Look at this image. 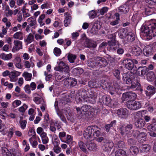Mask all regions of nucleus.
Wrapping results in <instances>:
<instances>
[{
    "label": "nucleus",
    "mask_w": 156,
    "mask_h": 156,
    "mask_svg": "<svg viewBox=\"0 0 156 156\" xmlns=\"http://www.w3.org/2000/svg\"><path fill=\"white\" fill-rule=\"evenodd\" d=\"M98 93L93 90L89 91L88 94L86 90L81 89L79 90L75 99L77 101L94 104L96 102Z\"/></svg>",
    "instance_id": "nucleus-1"
},
{
    "label": "nucleus",
    "mask_w": 156,
    "mask_h": 156,
    "mask_svg": "<svg viewBox=\"0 0 156 156\" xmlns=\"http://www.w3.org/2000/svg\"><path fill=\"white\" fill-rule=\"evenodd\" d=\"M141 31L144 35L150 39L155 36L154 33H156V20H151L147 23V25H143L141 28Z\"/></svg>",
    "instance_id": "nucleus-2"
},
{
    "label": "nucleus",
    "mask_w": 156,
    "mask_h": 156,
    "mask_svg": "<svg viewBox=\"0 0 156 156\" xmlns=\"http://www.w3.org/2000/svg\"><path fill=\"white\" fill-rule=\"evenodd\" d=\"M55 69L56 71L61 72V73H56L55 78L56 80H62L63 78L67 77L69 76V69L68 65L62 61H60Z\"/></svg>",
    "instance_id": "nucleus-3"
},
{
    "label": "nucleus",
    "mask_w": 156,
    "mask_h": 156,
    "mask_svg": "<svg viewBox=\"0 0 156 156\" xmlns=\"http://www.w3.org/2000/svg\"><path fill=\"white\" fill-rule=\"evenodd\" d=\"M76 109L77 112V116L79 119L82 118L85 114L88 115L89 118L93 116L94 108L89 105H83L81 108H77Z\"/></svg>",
    "instance_id": "nucleus-4"
},
{
    "label": "nucleus",
    "mask_w": 156,
    "mask_h": 156,
    "mask_svg": "<svg viewBox=\"0 0 156 156\" xmlns=\"http://www.w3.org/2000/svg\"><path fill=\"white\" fill-rule=\"evenodd\" d=\"M133 127V124L129 123L127 124L125 126H122L119 129L120 133L123 136L127 137H130L132 134L131 130Z\"/></svg>",
    "instance_id": "nucleus-5"
},
{
    "label": "nucleus",
    "mask_w": 156,
    "mask_h": 156,
    "mask_svg": "<svg viewBox=\"0 0 156 156\" xmlns=\"http://www.w3.org/2000/svg\"><path fill=\"white\" fill-rule=\"evenodd\" d=\"M126 105L129 109L132 110H138L141 107V104L139 101L134 100L127 101Z\"/></svg>",
    "instance_id": "nucleus-6"
},
{
    "label": "nucleus",
    "mask_w": 156,
    "mask_h": 156,
    "mask_svg": "<svg viewBox=\"0 0 156 156\" xmlns=\"http://www.w3.org/2000/svg\"><path fill=\"white\" fill-rule=\"evenodd\" d=\"M70 101L69 98H67L66 95L62 94L61 96V98L58 101H55V107L56 109L58 108V105L62 106L66 104L68 102Z\"/></svg>",
    "instance_id": "nucleus-7"
},
{
    "label": "nucleus",
    "mask_w": 156,
    "mask_h": 156,
    "mask_svg": "<svg viewBox=\"0 0 156 156\" xmlns=\"http://www.w3.org/2000/svg\"><path fill=\"white\" fill-rule=\"evenodd\" d=\"M93 126H88L84 131L83 136L87 140H90L94 138V128L93 129Z\"/></svg>",
    "instance_id": "nucleus-8"
},
{
    "label": "nucleus",
    "mask_w": 156,
    "mask_h": 156,
    "mask_svg": "<svg viewBox=\"0 0 156 156\" xmlns=\"http://www.w3.org/2000/svg\"><path fill=\"white\" fill-rule=\"evenodd\" d=\"M132 6V3L127 2L119 8L118 12L121 14L126 13L129 11L130 8Z\"/></svg>",
    "instance_id": "nucleus-9"
},
{
    "label": "nucleus",
    "mask_w": 156,
    "mask_h": 156,
    "mask_svg": "<svg viewBox=\"0 0 156 156\" xmlns=\"http://www.w3.org/2000/svg\"><path fill=\"white\" fill-rule=\"evenodd\" d=\"M134 78V75L130 72L125 73L122 76V79L124 83L127 84L132 83Z\"/></svg>",
    "instance_id": "nucleus-10"
},
{
    "label": "nucleus",
    "mask_w": 156,
    "mask_h": 156,
    "mask_svg": "<svg viewBox=\"0 0 156 156\" xmlns=\"http://www.w3.org/2000/svg\"><path fill=\"white\" fill-rule=\"evenodd\" d=\"M117 114L119 117L122 119H125L128 116L129 112L126 108H121L117 110Z\"/></svg>",
    "instance_id": "nucleus-11"
},
{
    "label": "nucleus",
    "mask_w": 156,
    "mask_h": 156,
    "mask_svg": "<svg viewBox=\"0 0 156 156\" xmlns=\"http://www.w3.org/2000/svg\"><path fill=\"white\" fill-rule=\"evenodd\" d=\"M67 78L66 77L64 80V85L66 87L70 88L76 85L77 81L76 79L71 77Z\"/></svg>",
    "instance_id": "nucleus-12"
},
{
    "label": "nucleus",
    "mask_w": 156,
    "mask_h": 156,
    "mask_svg": "<svg viewBox=\"0 0 156 156\" xmlns=\"http://www.w3.org/2000/svg\"><path fill=\"white\" fill-rule=\"evenodd\" d=\"M114 146V144L111 140H107L104 143L102 144V147L105 151H110Z\"/></svg>",
    "instance_id": "nucleus-13"
},
{
    "label": "nucleus",
    "mask_w": 156,
    "mask_h": 156,
    "mask_svg": "<svg viewBox=\"0 0 156 156\" xmlns=\"http://www.w3.org/2000/svg\"><path fill=\"white\" fill-rule=\"evenodd\" d=\"M95 60L97 61V68L98 67L102 68L105 67L108 64L106 60L102 57H95Z\"/></svg>",
    "instance_id": "nucleus-14"
},
{
    "label": "nucleus",
    "mask_w": 156,
    "mask_h": 156,
    "mask_svg": "<svg viewBox=\"0 0 156 156\" xmlns=\"http://www.w3.org/2000/svg\"><path fill=\"white\" fill-rule=\"evenodd\" d=\"M136 96V95L134 93L132 92H127L122 94V99L123 101H124L129 99H135Z\"/></svg>",
    "instance_id": "nucleus-15"
},
{
    "label": "nucleus",
    "mask_w": 156,
    "mask_h": 156,
    "mask_svg": "<svg viewBox=\"0 0 156 156\" xmlns=\"http://www.w3.org/2000/svg\"><path fill=\"white\" fill-rule=\"evenodd\" d=\"M83 45L86 48H94L96 47L97 44L95 42L89 39L85 41L83 43Z\"/></svg>",
    "instance_id": "nucleus-16"
},
{
    "label": "nucleus",
    "mask_w": 156,
    "mask_h": 156,
    "mask_svg": "<svg viewBox=\"0 0 156 156\" xmlns=\"http://www.w3.org/2000/svg\"><path fill=\"white\" fill-rule=\"evenodd\" d=\"M86 146L88 150L90 151H95L98 149L96 144L91 140L87 141L86 143Z\"/></svg>",
    "instance_id": "nucleus-17"
},
{
    "label": "nucleus",
    "mask_w": 156,
    "mask_h": 156,
    "mask_svg": "<svg viewBox=\"0 0 156 156\" xmlns=\"http://www.w3.org/2000/svg\"><path fill=\"white\" fill-rule=\"evenodd\" d=\"M153 51L152 45H147L144 48L143 53L144 55L148 57L150 56L153 54Z\"/></svg>",
    "instance_id": "nucleus-18"
},
{
    "label": "nucleus",
    "mask_w": 156,
    "mask_h": 156,
    "mask_svg": "<svg viewBox=\"0 0 156 156\" xmlns=\"http://www.w3.org/2000/svg\"><path fill=\"white\" fill-rule=\"evenodd\" d=\"M14 46L12 48V51L14 52L22 48V42L20 41L15 40L14 41Z\"/></svg>",
    "instance_id": "nucleus-19"
},
{
    "label": "nucleus",
    "mask_w": 156,
    "mask_h": 156,
    "mask_svg": "<svg viewBox=\"0 0 156 156\" xmlns=\"http://www.w3.org/2000/svg\"><path fill=\"white\" fill-rule=\"evenodd\" d=\"M33 96L34 97V101L37 104H43L44 103V101L42 97L37 93H34Z\"/></svg>",
    "instance_id": "nucleus-20"
},
{
    "label": "nucleus",
    "mask_w": 156,
    "mask_h": 156,
    "mask_svg": "<svg viewBox=\"0 0 156 156\" xmlns=\"http://www.w3.org/2000/svg\"><path fill=\"white\" fill-rule=\"evenodd\" d=\"M27 21L29 26L32 27L33 28H35L37 23L35 18L31 17L27 19Z\"/></svg>",
    "instance_id": "nucleus-21"
},
{
    "label": "nucleus",
    "mask_w": 156,
    "mask_h": 156,
    "mask_svg": "<svg viewBox=\"0 0 156 156\" xmlns=\"http://www.w3.org/2000/svg\"><path fill=\"white\" fill-rule=\"evenodd\" d=\"M128 32L126 28H122L118 32L119 36L121 39L126 38Z\"/></svg>",
    "instance_id": "nucleus-22"
},
{
    "label": "nucleus",
    "mask_w": 156,
    "mask_h": 156,
    "mask_svg": "<svg viewBox=\"0 0 156 156\" xmlns=\"http://www.w3.org/2000/svg\"><path fill=\"white\" fill-rule=\"evenodd\" d=\"M124 62H125L126 67L129 70H132L134 66L133 62L131 61V59H128V58H126L124 60Z\"/></svg>",
    "instance_id": "nucleus-23"
},
{
    "label": "nucleus",
    "mask_w": 156,
    "mask_h": 156,
    "mask_svg": "<svg viewBox=\"0 0 156 156\" xmlns=\"http://www.w3.org/2000/svg\"><path fill=\"white\" fill-rule=\"evenodd\" d=\"M145 121L141 119H137L135 123V125L137 128H141L143 127L145 125Z\"/></svg>",
    "instance_id": "nucleus-24"
},
{
    "label": "nucleus",
    "mask_w": 156,
    "mask_h": 156,
    "mask_svg": "<svg viewBox=\"0 0 156 156\" xmlns=\"http://www.w3.org/2000/svg\"><path fill=\"white\" fill-rule=\"evenodd\" d=\"M100 28V26L99 24L95 23L91 29V33L93 34H96Z\"/></svg>",
    "instance_id": "nucleus-25"
},
{
    "label": "nucleus",
    "mask_w": 156,
    "mask_h": 156,
    "mask_svg": "<svg viewBox=\"0 0 156 156\" xmlns=\"http://www.w3.org/2000/svg\"><path fill=\"white\" fill-rule=\"evenodd\" d=\"M148 71V69L145 67H140L137 69V73L139 75H144Z\"/></svg>",
    "instance_id": "nucleus-26"
},
{
    "label": "nucleus",
    "mask_w": 156,
    "mask_h": 156,
    "mask_svg": "<svg viewBox=\"0 0 156 156\" xmlns=\"http://www.w3.org/2000/svg\"><path fill=\"white\" fill-rule=\"evenodd\" d=\"M21 59L20 57H16L14 60V62L15 66L18 69H22V66L21 64Z\"/></svg>",
    "instance_id": "nucleus-27"
},
{
    "label": "nucleus",
    "mask_w": 156,
    "mask_h": 156,
    "mask_svg": "<svg viewBox=\"0 0 156 156\" xmlns=\"http://www.w3.org/2000/svg\"><path fill=\"white\" fill-rule=\"evenodd\" d=\"M34 37L33 34L30 33L27 36L26 39L24 40V41L27 44L30 43L34 40Z\"/></svg>",
    "instance_id": "nucleus-28"
},
{
    "label": "nucleus",
    "mask_w": 156,
    "mask_h": 156,
    "mask_svg": "<svg viewBox=\"0 0 156 156\" xmlns=\"http://www.w3.org/2000/svg\"><path fill=\"white\" fill-rule=\"evenodd\" d=\"M132 53L135 55L138 56L141 53L142 50L140 48L137 46L134 47L132 49Z\"/></svg>",
    "instance_id": "nucleus-29"
},
{
    "label": "nucleus",
    "mask_w": 156,
    "mask_h": 156,
    "mask_svg": "<svg viewBox=\"0 0 156 156\" xmlns=\"http://www.w3.org/2000/svg\"><path fill=\"white\" fill-rule=\"evenodd\" d=\"M97 61L95 60V57L93 60H91L87 62V66L91 68H97Z\"/></svg>",
    "instance_id": "nucleus-30"
},
{
    "label": "nucleus",
    "mask_w": 156,
    "mask_h": 156,
    "mask_svg": "<svg viewBox=\"0 0 156 156\" xmlns=\"http://www.w3.org/2000/svg\"><path fill=\"white\" fill-rule=\"evenodd\" d=\"M52 143L54 145V147H58L59 144V141L56 136L54 135L52 138Z\"/></svg>",
    "instance_id": "nucleus-31"
},
{
    "label": "nucleus",
    "mask_w": 156,
    "mask_h": 156,
    "mask_svg": "<svg viewBox=\"0 0 156 156\" xmlns=\"http://www.w3.org/2000/svg\"><path fill=\"white\" fill-rule=\"evenodd\" d=\"M126 39H127L128 41L132 42L135 39V36L132 32H128Z\"/></svg>",
    "instance_id": "nucleus-32"
},
{
    "label": "nucleus",
    "mask_w": 156,
    "mask_h": 156,
    "mask_svg": "<svg viewBox=\"0 0 156 156\" xmlns=\"http://www.w3.org/2000/svg\"><path fill=\"white\" fill-rule=\"evenodd\" d=\"M155 75L152 71L149 72L147 74V79L149 81H152L155 79Z\"/></svg>",
    "instance_id": "nucleus-33"
},
{
    "label": "nucleus",
    "mask_w": 156,
    "mask_h": 156,
    "mask_svg": "<svg viewBox=\"0 0 156 156\" xmlns=\"http://www.w3.org/2000/svg\"><path fill=\"white\" fill-rule=\"evenodd\" d=\"M12 57V55L11 53L5 54L3 53L0 55V58L4 60H7L10 59Z\"/></svg>",
    "instance_id": "nucleus-34"
},
{
    "label": "nucleus",
    "mask_w": 156,
    "mask_h": 156,
    "mask_svg": "<svg viewBox=\"0 0 156 156\" xmlns=\"http://www.w3.org/2000/svg\"><path fill=\"white\" fill-rule=\"evenodd\" d=\"M94 128V132H93L94 133V138L96 137L99 136L101 134V132L99 130L100 129L97 126H94L93 129Z\"/></svg>",
    "instance_id": "nucleus-35"
},
{
    "label": "nucleus",
    "mask_w": 156,
    "mask_h": 156,
    "mask_svg": "<svg viewBox=\"0 0 156 156\" xmlns=\"http://www.w3.org/2000/svg\"><path fill=\"white\" fill-rule=\"evenodd\" d=\"M150 146L148 144L142 145L140 147V149L142 152L146 153L148 152L150 149Z\"/></svg>",
    "instance_id": "nucleus-36"
},
{
    "label": "nucleus",
    "mask_w": 156,
    "mask_h": 156,
    "mask_svg": "<svg viewBox=\"0 0 156 156\" xmlns=\"http://www.w3.org/2000/svg\"><path fill=\"white\" fill-rule=\"evenodd\" d=\"M72 18L71 16L68 15L66 17L64 21V25L65 27H67L70 24Z\"/></svg>",
    "instance_id": "nucleus-37"
},
{
    "label": "nucleus",
    "mask_w": 156,
    "mask_h": 156,
    "mask_svg": "<svg viewBox=\"0 0 156 156\" xmlns=\"http://www.w3.org/2000/svg\"><path fill=\"white\" fill-rule=\"evenodd\" d=\"M147 129L151 131L156 130V120H154L152 123L149 125L147 127Z\"/></svg>",
    "instance_id": "nucleus-38"
},
{
    "label": "nucleus",
    "mask_w": 156,
    "mask_h": 156,
    "mask_svg": "<svg viewBox=\"0 0 156 156\" xmlns=\"http://www.w3.org/2000/svg\"><path fill=\"white\" fill-rule=\"evenodd\" d=\"M23 76L24 77L25 80L27 81H30L31 79L32 75L27 72H24L22 74Z\"/></svg>",
    "instance_id": "nucleus-39"
},
{
    "label": "nucleus",
    "mask_w": 156,
    "mask_h": 156,
    "mask_svg": "<svg viewBox=\"0 0 156 156\" xmlns=\"http://www.w3.org/2000/svg\"><path fill=\"white\" fill-rule=\"evenodd\" d=\"M13 37L15 39L22 40L23 38V34L21 32H17L13 35Z\"/></svg>",
    "instance_id": "nucleus-40"
},
{
    "label": "nucleus",
    "mask_w": 156,
    "mask_h": 156,
    "mask_svg": "<svg viewBox=\"0 0 156 156\" xmlns=\"http://www.w3.org/2000/svg\"><path fill=\"white\" fill-rule=\"evenodd\" d=\"M146 135L147 134L145 133L142 132L140 133L137 139L140 140L142 142H143L145 140L146 138Z\"/></svg>",
    "instance_id": "nucleus-41"
},
{
    "label": "nucleus",
    "mask_w": 156,
    "mask_h": 156,
    "mask_svg": "<svg viewBox=\"0 0 156 156\" xmlns=\"http://www.w3.org/2000/svg\"><path fill=\"white\" fill-rule=\"evenodd\" d=\"M9 77L10 79V80L11 82H15L17 80L16 76V74L13 71L10 72Z\"/></svg>",
    "instance_id": "nucleus-42"
},
{
    "label": "nucleus",
    "mask_w": 156,
    "mask_h": 156,
    "mask_svg": "<svg viewBox=\"0 0 156 156\" xmlns=\"http://www.w3.org/2000/svg\"><path fill=\"white\" fill-rule=\"evenodd\" d=\"M45 17V15L44 14H42L40 16L38 19V22L40 24V26H42L44 25V23L43 20Z\"/></svg>",
    "instance_id": "nucleus-43"
},
{
    "label": "nucleus",
    "mask_w": 156,
    "mask_h": 156,
    "mask_svg": "<svg viewBox=\"0 0 156 156\" xmlns=\"http://www.w3.org/2000/svg\"><path fill=\"white\" fill-rule=\"evenodd\" d=\"M83 72V69L80 68H76L73 70L74 74L79 75L82 73Z\"/></svg>",
    "instance_id": "nucleus-44"
},
{
    "label": "nucleus",
    "mask_w": 156,
    "mask_h": 156,
    "mask_svg": "<svg viewBox=\"0 0 156 156\" xmlns=\"http://www.w3.org/2000/svg\"><path fill=\"white\" fill-rule=\"evenodd\" d=\"M112 73L113 76L116 79H120V72L119 70L118 69H115L113 71Z\"/></svg>",
    "instance_id": "nucleus-45"
},
{
    "label": "nucleus",
    "mask_w": 156,
    "mask_h": 156,
    "mask_svg": "<svg viewBox=\"0 0 156 156\" xmlns=\"http://www.w3.org/2000/svg\"><path fill=\"white\" fill-rule=\"evenodd\" d=\"M115 156H126V153L125 151L122 150H119L115 151Z\"/></svg>",
    "instance_id": "nucleus-46"
},
{
    "label": "nucleus",
    "mask_w": 156,
    "mask_h": 156,
    "mask_svg": "<svg viewBox=\"0 0 156 156\" xmlns=\"http://www.w3.org/2000/svg\"><path fill=\"white\" fill-rule=\"evenodd\" d=\"M129 150L130 153L133 154H136L139 152L138 148L135 146L130 147Z\"/></svg>",
    "instance_id": "nucleus-47"
},
{
    "label": "nucleus",
    "mask_w": 156,
    "mask_h": 156,
    "mask_svg": "<svg viewBox=\"0 0 156 156\" xmlns=\"http://www.w3.org/2000/svg\"><path fill=\"white\" fill-rule=\"evenodd\" d=\"M79 146L81 150L83 152H86L87 151L86 144H85L83 142L80 141L79 143Z\"/></svg>",
    "instance_id": "nucleus-48"
},
{
    "label": "nucleus",
    "mask_w": 156,
    "mask_h": 156,
    "mask_svg": "<svg viewBox=\"0 0 156 156\" xmlns=\"http://www.w3.org/2000/svg\"><path fill=\"white\" fill-rule=\"evenodd\" d=\"M67 58L68 60L70 62L73 63L74 62V60L76 58V56L72 54H69L68 55Z\"/></svg>",
    "instance_id": "nucleus-49"
},
{
    "label": "nucleus",
    "mask_w": 156,
    "mask_h": 156,
    "mask_svg": "<svg viewBox=\"0 0 156 156\" xmlns=\"http://www.w3.org/2000/svg\"><path fill=\"white\" fill-rule=\"evenodd\" d=\"M116 121L114 120L112 122L109 124L106 125L105 126V128L107 132L109 131L110 129L113 126H115L116 124Z\"/></svg>",
    "instance_id": "nucleus-50"
},
{
    "label": "nucleus",
    "mask_w": 156,
    "mask_h": 156,
    "mask_svg": "<svg viewBox=\"0 0 156 156\" xmlns=\"http://www.w3.org/2000/svg\"><path fill=\"white\" fill-rule=\"evenodd\" d=\"M21 104V101L18 100H16L14 101L12 103V105L13 108H15L19 105Z\"/></svg>",
    "instance_id": "nucleus-51"
},
{
    "label": "nucleus",
    "mask_w": 156,
    "mask_h": 156,
    "mask_svg": "<svg viewBox=\"0 0 156 156\" xmlns=\"http://www.w3.org/2000/svg\"><path fill=\"white\" fill-rule=\"evenodd\" d=\"M104 99H105V101H104V104L108 105L110 106V105H112V101L111 98L109 97H104Z\"/></svg>",
    "instance_id": "nucleus-52"
},
{
    "label": "nucleus",
    "mask_w": 156,
    "mask_h": 156,
    "mask_svg": "<svg viewBox=\"0 0 156 156\" xmlns=\"http://www.w3.org/2000/svg\"><path fill=\"white\" fill-rule=\"evenodd\" d=\"M73 139H72L71 136L67 135L66 138L65 140H63L62 142L66 143L68 144H69L72 141Z\"/></svg>",
    "instance_id": "nucleus-53"
},
{
    "label": "nucleus",
    "mask_w": 156,
    "mask_h": 156,
    "mask_svg": "<svg viewBox=\"0 0 156 156\" xmlns=\"http://www.w3.org/2000/svg\"><path fill=\"white\" fill-rule=\"evenodd\" d=\"M116 79L117 80H114L113 81V86L114 88H119L120 84V79Z\"/></svg>",
    "instance_id": "nucleus-54"
},
{
    "label": "nucleus",
    "mask_w": 156,
    "mask_h": 156,
    "mask_svg": "<svg viewBox=\"0 0 156 156\" xmlns=\"http://www.w3.org/2000/svg\"><path fill=\"white\" fill-rule=\"evenodd\" d=\"M108 10V8L106 7H104L101 9L98 10V12L100 13L101 15H103L106 13Z\"/></svg>",
    "instance_id": "nucleus-55"
},
{
    "label": "nucleus",
    "mask_w": 156,
    "mask_h": 156,
    "mask_svg": "<svg viewBox=\"0 0 156 156\" xmlns=\"http://www.w3.org/2000/svg\"><path fill=\"white\" fill-rule=\"evenodd\" d=\"M88 15L90 18L93 19L96 17L97 13L94 10H92L89 12Z\"/></svg>",
    "instance_id": "nucleus-56"
},
{
    "label": "nucleus",
    "mask_w": 156,
    "mask_h": 156,
    "mask_svg": "<svg viewBox=\"0 0 156 156\" xmlns=\"http://www.w3.org/2000/svg\"><path fill=\"white\" fill-rule=\"evenodd\" d=\"M145 12L146 15L147 16L151 15L153 12V9L149 7L145 8Z\"/></svg>",
    "instance_id": "nucleus-57"
},
{
    "label": "nucleus",
    "mask_w": 156,
    "mask_h": 156,
    "mask_svg": "<svg viewBox=\"0 0 156 156\" xmlns=\"http://www.w3.org/2000/svg\"><path fill=\"white\" fill-rule=\"evenodd\" d=\"M147 89L150 91L152 94H154L156 92V88L154 86L149 85L147 88Z\"/></svg>",
    "instance_id": "nucleus-58"
},
{
    "label": "nucleus",
    "mask_w": 156,
    "mask_h": 156,
    "mask_svg": "<svg viewBox=\"0 0 156 156\" xmlns=\"http://www.w3.org/2000/svg\"><path fill=\"white\" fill-rule=\"evenodd\" d=\"M56 124V122H55L53 121V120H51L50 122V130L54 132L56 128L55 127V125Z\"/></svg>",
    "instance_id": "nucleus-59"
},
{
    "label": "nucleus",
    "mask_w": 156,
    "mask_h": 156,
    "mask_svg": "<svg viewBox=\"0 0 156 156\" xmlns=\"http://www.w3.org/2000/svg\"><path fill=\"white\" fill-rule=\"evenodd\" d=\"M27 108V105L25 104H24L22 106L19 108L18 111L20 112L23 113L25 112Z\"/></svg>",
    "instance_id": "nucleus-60"
},
{
    "label": "nucleus",
    "mask_w": 156,
    "mask_h": 156,
    "mask_svg": "<svg viewBox=\"0 0 156 156\" xmlns=\"http://www.w3.org/2000/svg\"><path fill=\"white\" fill-rule=\"evenodd\" d=\"M8 29V27H6L5 28L4 26L2 27V32L0 33V37H4V35H6L7 33V30Z\"/></svg>",
    "instance_id": "nucleus-61"
},
{
    "label": "nucleus",
    "mask_w": 156,
    "mask_h": 156,
    "mask_svg": "<svg viewBox=\"0 0 156 156\" xmlns=\"http://www.w3.org/2000/svg\"><path fill=\"white\" fill-rule=\"evenodd\" d=\"M114 41H109L108 45L111 48L115 50H116V48L115 47V43Z\"/></svg>",
    "instance_id": "nucleus-62"
},
{
    "label": "nucleus",
    "mask_w": 156,
    "mask_h": 156,
    "mask_svg": "<svg viewBox=\"0 0 156 156\" xmlns=\"http://www.w3.org/2000/svg\"><path fill=\"white\" fill-rule=\"evenodd\" d=\"M117 146L120 148H122L124 147L125 146V144L123 141H119L116 143Z\"/></svg>",
    "instance_id": "nucleus-63"
},
{
    "label": "nucleus",
    "mask_w": 156,
    "mask_h": 156,
    "mask_svg": "<svg viewBox=\"0 0 156 156\" xmlns=\"http://www.w3.org/2000/svg\"><path fill=\"white\" fill-rule=\"evenodd\" d=\"M20 124L21 128L22 129H24L26 126L27 121L26 120H21L20 121Z\"/></svg>",
    "instance_id": "nucleus-64"
}]
</instances>
